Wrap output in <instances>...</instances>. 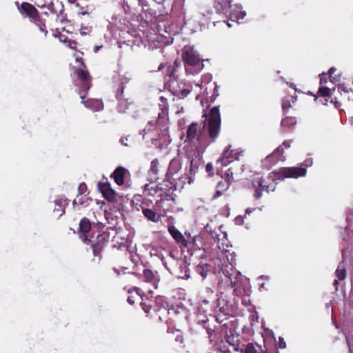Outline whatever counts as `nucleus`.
I'll return each instance as SVG.
<instances>
[{
	"label": "nucleus",
	"instance_id": "1",
	"mask_svg": "<svg viewBox=\"0 0 353 353\" xmlns=\"http://www.w3.org/2000/svg\"><path fill=\"white\" fill-rule=\"evenodd\" d=\"M187 158L190 162V168L188 174L185 176H180L178 174L179 170L181 169V163L177 159H172L169 165L167 175L174 181L179 180L183 183L190 184L194 181V176L198 171L199 165L201 164V154L197 149L192 152L187 153Z\"/></svg>",
	"mask_w": 353,
	"mask_h": 353
},
{
	"label": "nucleus",
	"instance_id": "2",
	"mask_svg": "<svg viewBox=\"0 0 353 353\" xmlns=\"http://www.w3.org/2000/svg\"><path fill=\"white\" fill-rule=\"evenodd\" d=\"M76 74L79 80L81 81V88L79 90L80 97L82 100V103L84 105L93 111H99L103 109V104L101 100L90 99L85 101V94L91 87V77L89 75L88 70L83 68H78L76 70Z\"/></svg>",
	"mask_w": 353,
	"mask_h": 353
},
{
	"label": "nucleus",
	"instance_id": "3",
	"mask_svg": "<svg viewBox=\"0 0 353 353\" xmlns=\"http://www.w3.org/2000/svg\"><path fill=\"white\" fill-rule=\"evenodd\" d=\"M183 59L185 63L187 74H198L203 68L202 60L198 52L192 48L185 46L183 52Z\"/></svg>",
	"mask_w": 353,
	"mask_h": 353
},
{
	"label": "nucleus",
	"instance_id": "4",
	"mask_svg": "<svg viewBox=\"0 0 353 353\" xmlns=\"http://www.w3.org/2000/svg\"><path fill=\"white\" fill-rule=\"evenodd\" d=\"M159 100L161 101V103H159V107L161 110V112L159 113L158 119L156 121L155 123L157 125V127L160 128L162 132L160 139H163V141L162 143H159V146L161 148H163V146L168 145L170 143L171 140L168 134L167 125L168 122V108L166 103V99L163 97H160Z\"/></svg>",
	"mask_w": 353,
	"mask_h": 353
},
{
	"label": "nucleus",
	"instance_id": "5",
	"mask_svg": "<svg viewBox=\"0 0 353 353\" xmlns=\"http://www.w3.org/2000/svg\"><path fill=\"white\" fill-rule=\"evenodd\" d=\"M221 114L219 106L213 107L209 113L207 129L210 137L214 141L221 131Z\"/></svg>",
	"mask_w": 353,
	"mask_h": 353
},
{
	"label": "nucleus",
	"instance_id": "6",
	"mask_svg": "<svg viewBox=\"0 0 353 353\" xmlns=\"http://www.w3.org/2000/svg\"><path fill=\"white\" fill-rule=\"evenodd\" d=\"M307 173L306 168L290 167L280 168L271 173L274 176V180H284L287 178H299L305 176Z\"/></svg>",
	"mask_w": 353,
	"mask_h": 353
},
{
	"label": "nucleus",
	"instance_id": "7",
	"mask_svg": "<svg viewBox=\"0 0 353 353\" xmlns=\"http://www.w3.org/2000/svg\"><path fill=\"white\" fill-rule=\"evenodd\" d=\"M242 151L240 150H232V146L228 145L225 150L221 157L217 160L216 163L220 164L222 167L227 166L231 162L237 160L241 154Z\"/></svg>",
	"mask_w": 353,
	"mask_h": 353
},
{
	"label": "nucleus",
	"instance_id": "8",
	"mask_svg": "<svg viewBox=\"0 0 353 353\" xmlns=\"http://www.w3.org/2000/svg\"><path fill=\"white\" fill-rule=\"evenodd\" d=\"M285 157L283 155V149L279 146L271 154L267 156L263 161V166L266 168H270L273 164L279 161H284Z\"/></svg>",
	"mask_w": 353,
	"mask_h": 353
},
{
	"label": "nucleus",
	"instance_id": "9",
	"mask_svg": "<svg viewBox=\"0 0 353 353\" xmlns=\"http://www.w3.org/2000/svg\"><path fill=\"white\" fill-rule=\"evenodd\" d=\"M18 10L22 15L29 17L32 21L39 19L38 10L32 4L28 2H23L20 6L17 3Z\"/></svg>",
	"mask_w": 353,
	"mask_h": 353
},
{
	"label": "nucleus",
	"instance_id": "10",
	"mask_svg": "<svg viewBox=\"0 0 353 353\" xmlns=\"http://www.w3.org/2000/svg\"><path fill=\"white\" fill-rule=\"evenodd\" d=\"M201 127L197 123H192L187 129L185 141H193L196 140L198 143L201 142Z\"/></svg>",
	"mask_w": 353,
	"mask_h": 353
},
{
	"label": "nucleus",
	"instance_id": "11",
	"mask_svg": "<svg viewBox=\"0 0 353 353\" xmlns=\"http://www.w3.org/2000/svg\"><path fill=\"white\" fill-rule=\"evenodd\" d=\"M252 185L256 188L254 194V196L256 199H259L261 197L263 190H265L267 192H269L270 191H274L275 189V187H274L272 189H270L269 185H265L264 180L259 176L255 177L253 179Z\"/></svg>",
	"mask_w": 353,
	"mask_h": 353
},
{
	"label": "nucleus",
	"instance_id": "12",
	"mask_svg": "<svg viewBox=\"0 0 353 353\" xmlns=\"http://www.w3.org/2000/svg\"><path fill=\"white\" fill-rule=\"evenodd\" d=\"M216 295L214 291L208 287L203 289L198 295V301L202 305H207L210 302L215 300Z\"/></svg>",
	"mask_w": 353,
	"mask_h": 353
},
{
	"label": "nucleus",
	"instance_id": "13",
	"mask_svg": "<svg viewBox=\"0 0 353 353\" xmlns=\"http://www.w3.org/2000/svg\"><path fill=\"white\" fill-rule=\"evenodd\" d=\"M90 228L91 225L90 221L86 218L82 219L79 223V232L80 238L85 243H89L90 241L87 235V234L90 232Z\"/></svg>",
	"mask_w": 353,
	"mask_h": 353
},
{
	"label": "nucleus",
	"instance_id": "14",
	"mask_svg": "<svg viewBox=\"0 0 353 353\" xmlns=\"http://www.w3.org/2000/svg\"><path fill=\"white\" fill-rule=\"evenodd\" d=\"M230 19L233 21H236L239 23L240 20L243 19L246 16V12L243 10L241 5H234L231 12H230Z\"/></svg>",
	"mask_w": 353,
	"mask_h": 353
},
{
	"label": "nucleus",
	"instance_id": "15",
	"mask_svg": "<svg viewBox=\"0 0 353 353\" xmlns=\"http://www.w3.org/2000/svg\"><path fill=\"white\" fill-rule=\"evenodd\" d=\"M141 210L143 214L148 221L158 223L161 220L162 216L152 209L142 207Z\"/></svg>",
	"mask_w": 353,
	"mask_h": 353
},
{
	"label": "nucleus",
	"instance_id": "16",
	"mask_svg": "<svg viewBox=\"0 0 353 353\" xmlns=\"http://www.w3.org/2000/svg\"><path fill=\"white\" fill-rule=\"evenodd\" d=\"M225 341L232 347L233 350L237 351L239 349V335L233 333L232 330H230L226 333L225 335Z\"/></svg>",
	"mask_w": 353,
	"mask_h": 353
},
{
	"label": "nucleus",
	"instance_id": "17",
	"mask_svg": "<svg viewBox=\"0 0 353 353\" xmlns=\"http://www.w3.org/2000/svg\"><path fill=\"white\" fill-rule=\"evenodd\" d=\"M231 0H215L214 8L217 12L226 14L231 7Z\"/></svg>",
	"mask_w": 353,
	"mask_h": 353
},
{
	"label": "nucleus",
	"instance_id": "18",
	"mask_svg": "<svg viewBox=\"0 0 353 353\" xmlns=\"http://www.w3.org/2000/svg\"><path fill=\"white\" fill-rule=\"evenodd\" d=\"M168 231L173 239L177 242L181 243L185 247L188 246L187 241L185 239L184 236L181 234V232L178 230L174 226H169Z\"/></svg>",
	"mask_w": 353,
	"mask_h": 353
},
{
	"label": "nucleus",
	"instance_id": "19",
	"mask_svg": "<svg viewBox=\"0 0 353 353\" xmlns=\"http://www.w3.org/2000/svg\"><path fill=\"white\" fill-rule=\"evenodd\" d=\"M159 163L157 159H153L150 163V168L148 171L149 180L150 181H157L159 179Z\"/></svg>",
	"mask_w": 353,
	"mask_h": 353
},
{
	"label": "nucleus",
	"instance_id": "20",
	"mask_svg": "<svg viewBox=\"0 0 353 353\" xmlns=\"http://www.w3.org/2000/svg\"><path fill=\"white\" fill-rule=\"evenodd\" d=\"M99 189L104 196L109 199H113L115 196V192L111 188L110 183H99Z\"/></svg>",
	"mask_w": 353,
	"mask_h": 353
},
{
	"label": "nucleus",
	"instance_id": "21",
	"mask_svg": "<svg viewBox=\"0 0 353 353\" xmlns=\"http://www.w3.org/2000/svg\"><path fill=\"white\" fill-rule=\"evenodd\" d=\"M125 173V169L122 167L117 168L112 173L114 181L117 185H121L123 184Z\"/></svg>",
	"mask_w": 353,
	"mask_h": 353
},
{
	"label": "nucleus",
	"instance_id": "22",
	"mask_svg": "<svg viewBox=\"0 0 353 353\" xmlns=\"http://www.w3.org/2000/svg\"><path fill=\"white\" fill-rule=\"evenodd\" d=\"M69 200L65 197H61L54 201L55 207L54 211L61 212L59 216H61L65 212V208L68 205Z\"/></svg>",
	"mask_w": 353,
	"mask_h": 353
},
{
	"label": "nucleus",
	"instance_id": "23",
	"mask_svg": "<svg viewBox=\"0 0 353 353\" xmlns=\"http://www.w3.org/2000/svg\"><path fill=\"white\" fill-rule=\"evenodd\" d=\"M143 276L147 282H151L153 283L155 288H157V283L159 279L157 276L150 270L146 269L143 271Z\"/></svg>",
	"mask_w": 353,
	"mask_h": 353
},
{
	"label": "nucleus",
	"instance_id": "24",
	"mask_svg": "<svg viewBox=\"0 0 353 353\" xmlns=\"http://www.w3.org/2000/svg\"><path fill=\"white\" fill-rule=\"evenodd\" d=\"M296 119L295 117H286L282 119L281 126L283 131H287L296 125Z\"/></svg>",
	"mask_w": 353,
	"mask_h": 353
},
{
	"label": "nucleus",
	"instance_id": "25",
	"mask_svg": "<svg viewBox=\"0 0 353 353\" xmlns=\"http://www.w3.org/2000/svg\"><path fill=\"white\" fill-rule=\"evenodd\" d=\"M296 98L294 96H288L283 99L282 108L283 113L285 114L291 107V103H295Z\"/></svg>",
	"mask_w": 353,
	"mask_h": 353
},
{
	"label": "nucleus",
	"instance_id": "26",
	"mask_svg": "<svg viewBox=\"0 0 353 353\" xmlns=\"http://www.w3.org/2000/svg\"><path fill=\"white\" fill-rule=\"evenodd\" d=\"M210 270V265L208 264H199L196 267V272L199 274L203 279H205Z\"/></svg>",
	"mask_w": 353,
	"mask_h": 353
},
{
	"label": "nucleus",
	"instance_id": "27",
	"mask_svg": "<svg viewBox=\"0 0 353 353\" xmlns=\"http://www.w3.org/2000/svg\"><path fill=\"white\" fill-rule=\"evenodd\" d=\"M156 181H150V183L144 185V190L149 192V194L153 195L156 194L161 188L156 184Z\"/></svg>",
	"mask_w": 353,
	"mask_h": 353
},
{
	"label": "nucleus",
	"instance_id": "28",
	"mask_svg": "<svg viewBox=\"0 0 353 353\" xmlns=\"http://www.w3.org/2000/svg\"><path fill=\"white\" fill-rule=\"evenodd\" d=\"M335 274L338 280L343 281L345 279L346 270L344 265L342 263H340L339 265L338 266Z\"/></svg>",
	"mask_w": 353,
	"mask_h": 353
},
{
	"label": "nucleus",
	"instance_id": "29",
	"mask_svg": "<svg viewBox=\"0 0 353 353\" xmlns=\"http://www.w3.org/2000/svg\"><path fill=\"white\" fill-rule=\"evenodd\" d=\"M172 92L174 95L178 97L179 98L183 99L190 93V90L188 88H183L182 90L173 88Z\"/></svg>",
	"mask_w": 353,
	"mask_h": 353
},
{
	"label": "nucleus",
	"instance_id": "30",
	"mask_svg": "<svg viewBox=\"0 0 353 353\" xmlns=\"http://www.w3.org/2000/svg\"><path fill=\"white\" fill-rule=\"evenodd\" d=\"M336 69L334 67H332L328 70L327 74H328V77L332 83L337 82L340 80V77L339 76H333V74L336 72Z\"/></svg>",
	"mask_w": 353,
	"mask_h": 353
},
{
	"label": "nucleus",
	"instance_id": "31",
	"mask_svg": "<svg viewBox=\"0 0 353 353\" xmlns=\"http://www.w3.org/2000/svg\"><path fill=\"white\" fill-rule=\"evenodd\" d=\"M224 274H225V275L226 276H228V279H230V284H231L232 288H234V291H236V286H237V284H236V282H237V277H239V276H241L240 272H236V276H235L234 278H232V277L231 276V275H228L226 273H224Z\"/></svg>",
	"mask_w": 353,
	"mask_h": 353
},
{
	"label": "nucleus",
	"instance_id": "32",
	"mask_svg": "<svg viewBox=\"0 0 353 353\" xmlns=\"http://www.w3.org/2000/svg\"><path fill=\"white\" fill-rule=\"evenodd\" d=\"M335 89H330L327 87H321L319 89V92L321 94V96L327 97H330L331 92L334 91Z\"/></svg>",
	"mask_w": 353,
	"mask_h": 353
},
{
	"label": "nucleus",
	"instance_id": "33",
	"mask_svg": "<svg viewBox=\"0 0 353 353\" xmlns=\"http://www.w3.org/2000/svg\"><path fill=\"white\" fill-rule=\"evenodd\" d=\"M153 125H154V123H153L152 121H148V125L146 126V128H144L142 130V132H141V134L143 136V138H144L145 135L146 134H148L151 130V127H152Z\"/></svg>",
	"mask_w": 353,
	"mask_h": 353
},
{
	"label": "nucleus",
	"instance_id": "34",
	"mask_svg": "<svg viewBox=\"0 0 353 353\" xmlns=\"http://www.w3.org/2000/svg\"><path fill=\"white\" fill-rule=\"evenodd\" d=\"M92 28L91 26L81 27V28L80 29V34L83 36L87 35L92 32Z\"/></svg>",
	"mask_w": 353,
	"mask_h": 353
},
{
	"label": "nucleus",
	"instance_id": "35",
	"mask_svg": "<svg viewBox=\"0 0 353 353\" xmlns=\"http://www.w3.org/2000/svg\"><path fill=\"white\" fill-rule=\"evenodd\" d=\"M242 305L248 307L251 305V301L249 296H245L241 299Z\"/></svg>",
	"mask_w": 353,
	"mask_h": 353
},
{
	"label": "nucleus",
	"instance_id": "36",
	"mask_svg": "<svg viewBox=\"0 0 353 353\" xmlns=\"http://www.w3.org/2000/svg\"><path fill=\"white\" fill-rule=\"evenodd\" d=\"M276 345L279 347V348H285L286 347V343H285V341H284V339L281 336H279V341L278 342H276Z\"/></svg>",
	"mask_w": 353,
	"mask_h": 353
},
{
	"label": "nucleus",
	"instance_id": "37",
	"mask_svg": "<svg viewBox=\"0 0 353 353\" xmlns=\"http://www.w3.org/2000/svg\"><path fill=\"white\" fill-rule=\"evenodd\" d=\"M244 353H257L252 345L249 344L247 345Z\"/></svg>",
	"mask_w": 353,
	"mask_h": 353
},
{
	"label": "nucleus",
	"instance_id": "38",
	"mask_svg": "<svg viewBox=\"0 0 353 353\" xmlns=\"http://www.w3.org/2000/svg\"><path fill=\"white\" fill-rule=\"evenodd\" d=\"M327 74L326 73H322L319 75L320 77V83L322 85L323 83H325L327 82Z\"/></svg>",
	"mask_w": 353,
	"mask_h": 353
},
{
	"label": "nucleus",
	"instance_id": "39",
	"mask_svg": "<svg viewBox=\"0 0 353 353\" xmlns=\"http://www.w3.org/2000/svg\"><path fill=\"white\" fill-rule=\"evenodd\" d=\"M291 140H285L283 142L282 145H281V148L283 149V147H285V148H289L291 146Z\"/></svg>",
	"mask_w": 353,
	"mask_h": 353
},
{
	"label": "nucleus",
	"instance_id": "40",
	"mask_svg": "<svg viewBox=\"0 0 353 353\" xmlns=\"http://www.w3.org/2000/svg\"><path fill=\"white\" fill-rule=\"evenodd\" d=\"M86 185L84 183H82L79 186V191L80 194H83V192L86 190Z\"/></svg>",
	"mask_w": 353,
	"mask_h": 353
},
{
	"label": "nucleus",
	"instance_id": "41",
	"mask_svg": "<svg viewBox=\"0 0 353 353\" xmlns=\"http://www.w3.org/2000/svg\"><path fill=\"white\" fill-rule=\"evenodd\" d=\"M243 217L241 216H239L236 217V219L234 220L235 223L236 225H242L243 222Z\"/></svg>",
	"mask_w": 353,
	"mask_h": 353
},
{
	"label": "nucleus",
	"instance_id": "42",
	"mask_svg": "<svg viewBox=\"0 0 353 353\" xmlns=\"http://www.w3.org/2000/svg\"><path fill=\"white\" fill-rule=\"evenodd\" d=\"M212 237L214 238L215 242H216L217 243H219L221 239L219 238V234H215L214 236L212 235ZM217 248L221 249V246L219 244H218L217 245Z\"/></svg>",
	"mask_w": 353,
	"mask_h": 353
},
{
	"label": "nucleus",
	"instance_id": "43",
	"mask_svg": "<svg viewBox=\"0 0 353 353\" xmlns=\"http://www.w3.org/2000/svg\"><path fill=\"white\" fill-rule=\"evenodd\" d=\"M313 163V161H312V159H307L305 161H304V163L303 165L305 166V167H310L312 165Z\"/></svg>",
	"mask_w": 353,
	"mask_h": 353
},
{
	"label": "nucleus",
	"instance_id": "44",
	"mask_svg": "<svg viewBox=\"0 0 353 353\" xmlns=\"http://www.w3.org/2000/svg\"><path fill=\"white\" fill-rule=\"evenodd\" d=\"M338 90L340 93L342 92H348V90L344 85H339Z\"/></svg>",
	"mask_w": 353,
	"mask_h": 353
},
{
	"label": "nucleus",
	"instance_id": "45",
	"mask_svg": "<svg viewBox=\"0 0 353 353\" xmlns=\"http://www.w3.org/2000/svg\"><path fill=\"white\" fill-rule=\"evenodd\" d=\"M68 46L70 48H72H72H75V46H76V42H75V41H71V40H69V41H68Z\"/></svg>",
	"mask_w": 353,
	"mask_h": 353
},
{
	"label": "nucleus",
	"instance_id": "46",
	"mask_svg": "<svg viewBox=\"0 0 353 353\" xmlns=\"http://www.w3.org/2000/svg\"><path fill=\"white\" fill-rule=\"evenodd\" d=\"M213 170V165L211 163H208L207 165H206V171L208 172H211L212 170Z\"/></svg>",
	"mask_w": 353,
	"mask_h": 353
},
{
	"label": "nucleus",
	"instance_id": "47",
	"mask_svg": "<svg viewBox=\"0 0 353 353\" xmlns=\"http://www.w3.org/2000/svg\"><path fill=\"white\" fill-rule=\"evenodd\" d=\"M127 141H128V138L127 137H122L120 139V143L121 144H123V145L127 146L128 145Z\"/></svg>",
	"mask_w": 353,
	"mask_h": 353
},
{
	"label": "nucleus",
	"instance_id": "48",
	"mask_svg": "<svg viewBox=\"0 0 353 353\" xmlns=\"http://www.w3.org/2000/svg\"><path fill=\"white\" fill-rule=\"evenodd\" d=\"M331 102L334 103L335 107H336V108L339 107V102L336 100V97H334V99H332Z\"/></svg>",
	"mask_w": 353,
	"mask_h": 353
},
{
	"label": "nucleus",
	"instance_id": "49",
	"mask_svg": "<svg viewBox=\"0 0 353 353\" xmlns=\"http://www.w3.org/2000/svg\"><path fill=\"white\" fill-rule=\"evenodd\" d=\"M222 194V192L220 191V190H217L215 194H214L213 196V199H216L217 197H219V196H221Z\"/></svg>",
	"mask_w": 353,
	"mask_h": 353
},
{
	"label": "nucleus",
	"instance_id": "50",
	"mask_svg": "<svg viewBox=\"0 0 353 353\" xmlns=\"http://www.w3.org/2000/svg\"><path fill=\"white\" fill-rule=\"evenodd\" d=\"M254 210H255L254 208H253V209H247V210H245V216H246L247 214H248V215H249V214H250V213H251L252 211H254Z\"/></svg>",
	"mask_w": 353,
	"mask_h": 353
},
{
	"label": "nucleus",
	"instance_id": "51",
	"mask_svg": "<svg viewBox=\"0 0 353 353\" xmlns=\"http://www.w3.org/2000/svg\"><path fill=\"white\" fill-rule=\"evenodd\" d=\"M346 341H347V345H348V347H349L350 352H351L352 350H351V346H350V339H349L348 336H346Z\"/></svg>",
	"mask_w": 353,
	"mask_h": 353
},
{
	"label": "nucleus",
	"instance_id": "52",
	"mask_svg": "<svg viewBox=\"0 0 353 353\" xmlns=\"http://www.w3.org/2000/svg\"><path fill=\"white\" fill-rule=\"evenodd\" d=\"M128 301L130 304L133 305L134 301L132 299V297H128Z\"/></svg>",
	"mask_w": 353,
	"mask_h": 353
},
{
	"label": "nucleus",
	"instance_id": "53",
	"mask_svg": "<svg viewBox=\"0 0 353 353\" xmlns=\"http://www.w3.org/2000/svg\"><path fill=\"white\" fill-rule=\"evenodd\" d=\"M76 61H79V62H81V63L82 64V65H83L84 68H85V65H84V63H83V59H82L81 58H77V59H76Z\"/></svg>",
	"mask_w": 353,
	"mask_h": 353
},
{
	"label": "nucleus",
	"instance_id": "54",
	"mask_svg": "<svg viewBox=\"0 0 353 353\" xmlns=\"http://www.w3.org/2000/svg\"><path fill=\"white\" fill-rule=\"evenodd\" d=\"M338 284H339V281H338V280H335V281H334V285L335 286V290H338V287H337Z\"/></svg>",
	"mask_w": 353,
	"mask_h": 353
},
{
	"label": "nucleus",
	"instance_id": "55",
	"mask_svg": "<svg viewBox=\"0 0 353 353\" xmlns=\"http://www.w3.org/2000/svg\"><path fill=\"white\" fill-rule=\"evenodd\" d=\"M259 279H268L269 277L268 276L261 275L259 277Z\"/></svg>",
	"mask_w": 353,
	"mask_h": 353
},
{
	"label": "nucleus",
	"instance_id": "56",
	"mask_svg": "<svg viewBox=\"0 0 353 353\" xmlns=\"http://www.w3.org/2000/svg\"><path fill=\"white\" fill-rule=\"evenodd\" d=\"M101 48V46H95L94 47V52H97L99 51V50Z\"/></svg>",
	"mask_w": 353,
	"mask_h": 353
},
{
	"label": "nucleus",
	"instance_id": "57",
	"mask_svg": "<svg viewBox=\"0 0 353 353\" xmlns=\"http://www.w3.org/2000/svg\"><path fill=\"white\" fill-rule=\"evenodd\" d=\"M82 15H85V14H88V11H82L81 12H79Z\"/></svg>",
	"mask_w": 353,
	"mask_h": 353
},
{
	"label": "nucleus",
	"instance_id": "58",
	"mask_svg": "<svg viewBox=\"0 0 353 353\" xmlns=\"http://www.w3.org/2000/svg\"><path fill=\"white\" fill-rule=\"evenodd\" d=\"M252 318H257V313L256 312V310H254V313L252 314Z\"/></svg>",
	"mask_w": 353,
	"mask_h": 353
},
{
	"label": "nucleus",
	"instance_id": "59",
	"mask_svg": "<svg viewBox=\"0 0 353 353\" xmlns=\"http://www.w3.org/2000/svg\"><path fill=\"white\" fill-rule=\"evenodd\" d=\"M201 238L200 236H195V237L194 238V241H196L197 240H201Z\"/></svg>",
	"mask_w": 353,
	"mask_h": 353
},
{
	"label": "nucleus",
	"instance_id": "60",
	"mask_svg": "<svg viewBox=\"0 0 353 353\" xmlns=\"http://www.w3.org/2000/svg\"><path fill=\"white\" fill-rule=\"evenodd\" d=\"M93 252L94 255H97V251L96 250L95 248H94Z\"/></svg>",
	"mask_w": 353,
	"mask_h": 353
},
{
	"label": "nucleus",
	"instance_id": "61",
	"mask_svg": "<svg viewBox=\"0 0 353 353\" xmlns=\"http://www.w3.org/2000/svg\"><path fill=\"white\" fill-rule=\"evenodd\" d=\"M77 203V200H76V199H74V200L73 201V204H74V205H76Z\"/></svg>",
	"mask_w": 353,
	"mask_h": 353
},
{
	"label": "nucleus",
	"instance_id": "62",
	"mask_svg": "<svg viewBox=\"0 0 353 353\" xmlns=\"http://www.w3.org/2000/svg\"><path fill=\"white\" fill-rule=\"evenodd\" d=\"M223 239H226V234H225V233H223Z\"/></svg>",
	"mask_w": 353,
	"mask_h": 353
},
{
	"label": "nucleus",
	"instance_id": "63",
	"mask_svg": "<svg viewBox=\"0 0 353 353\" xmlns=\"http://www.w3.org/2000/svg\"><path fill=\"white\" fill-rule=\"evenodd\" d=\"M120 97V94L119 92L117 93V97L119 99Z\"/></svg>",
	"mask_w": 353,
	"mask_h": 353
},
{
	"label": "nucleus",
	"instance_id": "64",
	"mask_svg": "<svg viewBox=\"0 0 353 353\" xmlns=\"http://www.w3.org/2000/svg\"><path fill=\"white\" fill-rule=\"evenodd\" d=\"M199 98H200V95H197V96L196 97V100H199Z\"/></svg>",
	"mask_w": 353,
	"mask_h": 353
}]
</instances>
